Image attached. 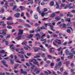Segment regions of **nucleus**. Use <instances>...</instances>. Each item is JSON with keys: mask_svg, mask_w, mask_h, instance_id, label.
<instances>
[{"mask_svg": "<svg viewBox=\"0 0 75 75\" xmlns=\"http://www.w3.org/2000/svg\"><path fill=\"white\" fill-rule=\"evenodd\" d=\"M69 5H70V4H69L67 5L64 8V9H67V8H68V7H69V6H69Z\"/></svg>", "mask_w": 75, "mask_h": 75, "instance_id": "41", "label": "nucleus"}, {"mask_svg": "<svg viewBox=\"0 0 75 75\" xmlns=\"http://www.w3.org/2000/svg\"><path fill=\"white\" fill-rule=\"evenodd\" d=\"M21 38V35H19L18 38H16V39H17V40H20Z\"/></svg>", "mask_w": 75, "mask_h": 75, "instance_id": "20", "label": "nucleus"}, {"mask_svg": "<svg viewBox=\"0 0 75 75\" xmlns=\"http://www.w3.org/2000/svg\"><path fill=\"white\" fill-rule=\"evenodd\" d=\"M10 62L11 65H13V64H14V60L11 59L10 61Z\"/></svg>", "mask_w": 75, "mask_h": 75, "instance_id": "32", "label": "nucleus"}, {"mask_svg": "<svg viewBox=\"0 0 75 75\" xmlns=\"http://www.w3.org/2000/svg\"><path fill=\"white\" fill-rule=\"evenodd\" d=\"M18 56L19 57H20L21 58H24V56L23 54H22V55L19 54L18 55Z\"/></svg>", "mask_w": 75, "mask_h": 75, "instance_id": "27", "label": "nucleus"}, {"mask_svg": "<svg viewBox=\"0 0 75 75\" xmlns=\"http://www.w3.org/2000/svg\"><path fill=\"white\" fill-rule=\"evenodd\" d=\"M55 16V13H53L51 16H50L51 18H53V17H54Z\"/></svg>", "mask_w": 75, "mask_h": 75, "instance_id": "25", "label": "nucleus"}, {"mask_svg": "<svg viewBox=\"0 0 75 75\" xmlns=\"http://www.w3.org/2000/svg\"><path fill=\"white\" fill-rule=\"evenodd\" d=\"M37 11L39 13H41V11H40V7L38 6L37 8Z\"/></svg>", "mask_w": 75, "mask_h": 75, "instance_id": "15", "label": "nucleus"}, {"mask_svg": "<svg viewBox=\"0 0 75 75\" xmlns=\"http://www.w3.org/2000/svg\"><path fill=\"white\" fill-rule=\"evenodd\" d=\"M48 58H50V59H51V58H52V56L51 55H48Z\"/></svg>", "mask_w": 75, "mask_h": 75, "instance_id": "58", "label": "nucleus"}, {"mask_svg": "<svg viewBox=\"0 0 75 75\" xmlns=\"http://www.w3.org/2000/svg\"><path fill=\"white\" fill-rule=\"evenodd\" d=\"M57 74H58V75H61V73L59 71H57Z\"/></svg>", "mask_w": 75, "mask_h": 75, "instance_id": "60", "label": "nucleus"}, {"mask_svg": "<svg viewBox=\"0 0 75 75\" xmlns=\"http://www.w3.org/2000/svg\"><path fill=\"white\" fill-rule=\"evenodd\" d=\"M54 2L52 1L50 3V6H54Z\"/></svg>", "mask_w": 75, "mask_h": 75, "instance_id": "29", "label": "nucleus"}, {"mask_svg": "<svg viewBox=\"0 0 75 75\" xmlns=\"http://www.w3.org/2000/svg\"><path fill=\"white\" fill-rule=\"evenodd\" d=\"M20 14L19 13H17L14 14V16L15 17H17L18 18L20 17Z\"/></svg>", "mask_w": 75, "mask_h": 75, "instance_id": "8", "label": "nucleus"}, {"mask_svg": "<svg viewBox=\"0 0 75 75\" xmlns=\"http://www.w3.org/2000/svg\"><path fill=\"white\" fill-rule=\"evenodd\" d=\"M2 42H3V43H4V42H5L6 45H8V41L6 40H4L2 41Z\"/></svg>", "mask_w": 75, "mask_h": 75, "instance_id": "9", "label": "nucleus"}, {"mask_svg": "<svg viewBox=\"0 0 75 75\" xmlns=\"http://www.w3.org/2000/svg\"><path fill=\"white\" fill-rule=\"evenodd\" d=\"M48 12H46V13H44L43 12H42L41 13V15L42 16V17H44L45 15H48Z\"/></svg>", "mask_w": 75, "mask_h": 75, "instance_id": "7", "label": "nucleus"}, {"mask_svg": "<svg viewBox=\"0 0 75 75\" xmlns=\"http://www.w3.org/2000/svg\"><path fill=\"white\" fill-rule=\"evenodd\" d=\"M50 27H51V30H53L54 29V28H53V25H50Z\"/></svg>", "mask_w": 75, "mask_h": 75, "instance_id": "43", "label": "nucleus"}, {"mask_svg": "<svg viewBox=\"0 0 75 75\" xmlns=\"http://www.w3.org/2000/svg\"><path fill=\"white\" fill-rule=\"evenodd\" d=\"M25 27H28L29 28H30L31 26L30 25L28 24H26L24 25Z\"/></svg>", "mask_w": 75, "mask_h": 75, "instance_id": "23", "label": "nucleus"}, {"mask_svg": "<svg viewBox=\"0 0 75 75\" xmlns=\"http://www.w3.org/2000/svg\"><path fill=\"white\" fill-rule=\"evenodd\" d=\"M11 36L10 35H9L6 37V38H10V37Z\"/></svg>", "mask_w": 75, "mask_h": 75, "instance_id": "49", "label": "nucleus"}, {"mask_svg": "<svg viewBox=\"0 0 75 75\" xmlns=\"http://www.w3.org/2000/svg\"><path fill=\"white\" fill-rule=\"evenodd\" d=\"M8 7V2L7 1H6V3H5V4L4 7L5 8H7V7Z\"/></svg>", "mask_w": 75, "mask_h": 75, "instance_id": "12", "label": "nucleus"}, {"mask_svg": "<svg viewBox=\"0 0 75 75\" xmlns=\"http://www.w3.org/2000/svg\"><path fill=\"white\" fill-rule=\"evenodd\" d=\"M62 53H63L62 51H61L60 53V52H59L58 53V54L59 55H62Z\"/></svg>", "mask_w": 75, "mask_h": 75, "instance_id": "52", "label": "nucleus"}, {"mask_svg": "<svg viewBox=\"0 0 75 75\" xmlns=\"http://www.w3.org/2000/svg\"><path fill=\"white\" fill-rule=\"evenodd\" d=\"M33 0H28V1H29L30 3V4H33Z\"/></svg>", "mask_w": 75, "mask_h": 75, "instance_id": "44", "label": "nucleus"}, {"mask_svg": "<svg viewBox=\"0 0 75 75\" xmlns=\"http://www.w3.org/2000/svg\"><path fill=\"white\" fill-rule=\"evenodd\" d=\"M67 44H68V42H65L63 44V45H64L65 46V45H67Z\"/></svg>", "mask_w": 75, "mask_h": 75, "instance_id": "48", "label": "nucleus"}, {"mask_svg": "<svg viewBox=\"0 0 75 75\" xmlns=\"http://www.w3.org/2000/svg\"><path fill=\"white\" fill-rule=\"evenodd\" d=\"M69 55L68 57V59H73V54L70 53L69 54Z\"/></svg>", "mask_w": 75, "mask_h": 75, "instance_id": "2", "label": "nucleus"}, {"mask_svg": "<svg viewBox=\"0 0 75 75\" xmlns=\"http://www.w3.org/2000/svg\"><path fill=\"white\" fill-rule=\"evenodd\" d=\"M54 66V63H52L50 64L51 67H52Z\"/></svg>", "mask_w": 75, "mask_h": 75, "instance_id": "56", "label": "nucleus"}, {"mask_svg": "<svg viewBox=\"0 0 75 75\" xmlns=\"http://www.w3.org/2000/svg\"><path fill=\"white\" fill-rule=\"evenodd\" d=\"M62 26H63V28H65L66 27V25H65V24L63 23V24Z\"/></svg>", "mask_w": 75, "mask_h": 75, "instance_id": "54", "label": "nucleus"}, {"mask_svg": "<svg viewBox=\"0 0 75 75\" xmlns=\"http://www.w3.org/2000/svg\"><path fill=\"white\" fill-rule=\"evenodd\" d=\"M54 48L52 47H51L50 49V53H52V52H54Z\"/></svg>", "mask_w": 75, "mask_h": 75, "instance_id": "16", "label": "nucleus"}, {"mask_svg": "<svg viewBox=\"0 0 75 75\" xmlns=\"http://www.w3.org/2000/svg\"><path fill=\"white\" fill-rule=\"evenodd\" d=\"M66 21H68V22H70V18H67L66 19Z\"/></svg>", "mask_w": 75, "mask_h": 75, "instance_id": "39", "label": "nucleus"}, {"mask_svg": "<svg viewBox=\"0 0 75 75\" xmlns=\"http://www.w3.org/2000/svg\"><path fill=\"white\" fill-rule=\"evenodd\" d=\"M2 62L3 63V64L4 65V64H6V61L4 60H3L2 61Z\"/></svg>", "mask_w": 75, "mask_h": 75, "instance_id": "53", "label": "nucleus"}, {"mask_svg": "<svg viewBox=\"0 0 75 75\" xmlns=\"http://www.w3.org/2000/svg\"><path fill=\"white\" fill-rule=\"evenodd\" d=\"M7 24H8V25H13V24H14V23H11V22H9V21H7Z\"/></svg>", "mask_w": 75, "mask_h": 75, "instance_id": "13", "label": "nucleus"}, {"mask_svg": "<svg viewBox=\"0 0 75 75\" xmlns=\"http://www.w3.org/2000/svg\"><path fill=\"white\" fill-rule=\"evenodd\" d=\"M33 34H30V35H29L28 37V38H32V37H33Z\"/></svg>", "mask_w": 75, "mask_h": 75, "instance_id": "26", "label": "nucleus"}, {"mask_svg": "<svg viewBox=\"0 0 75 75\" xmlns=\"http://www.w3.org/2000/svg\"><path fill=\"white\" fill-rule=\"evenodd\" d=\"M42 57H45V54L44 53H42Z\"/></svg>", "mask_w": 75, "mask_h": 75, "instance_id": "45", "label": "nucleus"}, {"mask_svg": "<svg viewBox=\"0 0 75 75\" xmlns=\"http://www.w3.org/2000/svg\"><path fill=\"white\" fill-rule=\"evenodd\" d=\"M71 5H72L71 4H70V5H68L69 8H74L75 7V5L73 6H71Z\"/></svg>", "mask_w": 75, "mask_h": 75, "instance_id": "6", "label": "nucleus"}, {"mask_svg": "<svg viewBox=\"0 0 75 75\" xmlns=\"http://www.w3.org/2000/svg\"><path fill=\"white\" fill-rule=\"evenodd\" d=\"M62 64H61V62H59V64H57V65L58 66V67H59H59H61V66Z\"/></svg>", "mask_w": 75, "mask_h": 75, "instance_id": "40", "label": "nucleus"}, {"mask_svg": "<svg viewBox=\"0 0 75 75\" xmlns=\"http://www.w3.org/2000/svg\"><path fill=\"white\" fill-rule=\"evenodd\" d=\"M19 8L22 11H23V10H24L25 9V7L23 6H20Z\"/></svg>", "mask_w": 75, "mask_h": 75, "instance_id": "11", "label": "nucleus"}, {"mask_svg": "<svg viewBox=\"0 0 75 75\" xmlns=\"http://www.w3.org/2000/svg\"><path fill=\"white\" fill-rule=\"evenodd\" d=\"M6 32H3L2 30H0V34H6Z\"/></svg>", "mask_w": 75, "mask_h": 75, "instance_id": "24", "label": "nucleus"}, {"mask_svg": "<svg viewBox=\"0 0 75 75\" xmlns=\"http://www.w3.org/2000/svg\"><path fill=\"white\" fill-rule=\"evenodd\" d=\"M0 53H1V54H7V52L5 53V52L4 50H2L0 51Z\"/></svg>", "mask_w": 75, "mask_h": 75, "instance_id": "22", "label": "nucleus"}, {"mask_svg": "<svg viewBox=\"0 0 75 75\" xmlns=\"http://www.w3.org/2000/svg\"><path fill=\"white\" fill-rule=\"evenodd\" d=\"M9 5L11 7H13V3H10L9 4Z\"/></svg>", "mask_w": 75, "mask_h": 75, "instance_id": "55", "label": "nucleus"}, {"mask_svg": "<svg viewBox=\"0 0 75 75\" xmlns=\"http://www.w3.org/2000/svg\"><path fill=\"white\" fill-rule=\"evenodd\" d=\"M70 13H71V12H68V14H67V17H72L73 16V15L71 14H70Z\"/></svg>", "mask_w": 75, "mask_h": 75, "instance_id": "10", "label": "nucleus"}, {"mask_svg": "<svg viewBox=\"0 0 75 75\" xmlns=\"http://www.w3.org/2000/svg\"><path fill=\"white\" fill-rule=\"evenodd\" d=\"M7 28H9V29H10L11 28H12V27H11V26H10V25H8L7 26Z\"/></svg>", "mask_w": 75, "mask_h": 75, "instance_id": "51", "label": "nucleus"}, {"mask_svg": "<svg viewBox=\"0 0 75 75\" xmlns=\"http://www.w3.org/2000/svg\"><path fill=\"white\" fill-rule=\"evenodd\" d=\"M38 68H36L34 69V71L35 72L37 71H38Z\"/></svg>", "mask_w": 75, "mask_h": 75, "instance_id": "62", "label": "nucleus"}, {"mask_svg": "<svg viewBox=\"0 0 75 75\" xmlns=\"http://www.w3.org/2000/svg\"><path fill=\"white\" fill-rule=\"evenodd\" d=\"M56 4L57 6L56 7V8L58 9V8H59V5L58 4V3L57 2H56Z\"/></svg>", "mask_w": 75, "mask_h": 75, "instance_id": "37", "label": "nucleus"}, {"mask_svg": "<svg viewBox=\"0 0 75 75\" xmlns=\"http://www.w3.org/2000/svg\"><path fill=\"white\" fill-rule=\"evenodd\" d=\"M31 53H28L27 54V56H30L31 55Z\"/></svg>", "mask_w": 75, "mask_h": 75, "instance_id": "63", "label": "nucleus"}, {"mask_svg": "<svg viewBox=\"0 0 75 75\" xmlns=\"http://www.w3.org/2000/svg\"><path fill=\"white\" fill-rule=\"evenodd\" d=\"M65 6V4H61V7H64Z\"/></svg>", "mask_w": 75, "mask_h": 75, "instance_id": "34", "label": "nucleus"}, {"mask_svg": "<svg viewBox=\"0 0 75 75\" xmlns=\"http://www.w3.org/2000/svg\"><path fill=\"white\" fill-rule=\"evenodd\" d=\"M60 17H64V14L62 13H61L60 15Z\"/></svg>", "mask_w": 75, "mask_h": 75, "instance_id": "61", "label": "nucleus"}, {"mask_svg": "<svg viewBox=\"0 0 75 75\" xmlns=\"http://www.w3.org/2000/svg\"><path fill=\"white\" fill-rule=\"evenodd\" d=\"M43 34L44 33L42 32L40 33V34L39 33H37V34H36L35 36L36 37V36H37L38 37V38H37V40H38L40 39V37H41V35H43Z\"/></svg>", "mask_w": 75, "mask_h": 75, "instance_id": "1", "label": "nucleus"}, {"mask_svg": "<svg viewBox=\"0 0 75 75\" xmlns=\"http://www.w3.org/2000/svg\"><path fill=\"white\" fill-rule=\"evenodd\" d=\"M40 28V27H38L37 28L38 29L36 30L35 32L36 33H37V32H40V31H41V30H40V28Z\"/></svg>", "mask_w": 75, "mask_h": 75, "instance_id": "19", "label": "nucleus"}, {"mask_svg": "<svg viewBox=\"0 0 75 75\" xmlns=\"http://www.w3.org/2000/svg\"><path fill=\"white\" fill-rule=\"evenodd\" d=\"M71 24V23L70 22H69L67 25V27H69L70 25Z\"/></svg>", "mask_w": 75, "mask_h": 75, "instance_id": "47", "label": "nucleus"}, {"mask_svg": "<svg viewBox=\"0 0 75 75\" xmlns=\"http://www.w3.org/2000/svg\"><path fill=\"white\" fill-rule=\"evenodd\" d=\"M26 15L28 17H30V15H29V14H28V12L26 13Z\"/></svg>", "mask_w": 75, "mask_h": 75, "instance_id": "59", "label": "nucleus"}, {"mask_svg": "<svg viewBox=\"0 0 75 75\" xmlns=\"http://www.w3.org/2000/svg\"><path fill=\"white\" fill-rule=\"evenodd\" d=\"M23 34V30H20L19 33L18 34V35H20L21 34Z\"/></svg>", "mask_w": 75, "mask_h": 75, "instance_id": "4", "label": "nucleus"}, {"mask_svg": "<svg viewBox=\"0 0 75 75\" xmlns=\"http://www.w3.org/2000/svg\"><path fill=\"white\" fill-rule=\"evenodd\" d=\"M17 8V7H16V6H14L13 8V11H15L16 10V9Z\"/></svg>", "mask_w": 75, "mask_h": 75, "instance_id": "35", "label": "nucleus"}, {"mask_svg": "<svg viewBox=\"0 0 75 75\" xmlns=\"http://www.w3.org/2000/svg\"><path fill=\"white\" fill-rule=\"evenodd\" d=\"M35 25L36 27H38V26H39L40 25V24L38 23H35Z\"/></svg>", "mask_w": 75, "mask_h": 75, "instance_id": "57", "label": "nucleus"}, {"mask_svg": "<svg viewBox=\"0 0 75 75\" xmlns=\"http://www.w3.org/2000/svg\"><path fill=\"white\" fill-rule=\"evenodd\" d=\"M65 51H66V53L67 54V55H68V54L69 55V54H70L69 52V51H68V49L66 50Z\"/></svg>", "mask_w": 75, "mask_h": 75, "instance_id": "30", "label": "nucleus"}, {"mask_svg": "<svg viewBox=\"0 0 75 75\" xmlns=\"http://www.w3.org/2000/svg\"><path fill=\"white\" fill-rule=\"evenodd\" d=\"M18 67V64H16L14 66V69H16Z\"/></svg>", "mask_w": 75, "mask_h": 75, "instance_id": "17", "label": "nucleus"}, {"mask_svg": "<svg viewBox=\"0 0 75 75\" xmlns=\"http://www.w3.org/2000/svg\"><path fill=\"white\" fill-rule=\"evenodd\" d=\"M17 21H19L20 22H24V21L22 19H17Z\"/></svg>", "mask_w": 75, "mask_h": 75, "instance_id": "28", "label": "nucleus"}, {"mask_svg": "<svg viewBox=\"0 0 75 75\" xmlns=\"http://www.w3.org/2000/svg\"><path fill=\"white\" fill-rule=\"evenodd\" d=\"M34 17L35 19L37 20L38 19V16L37 15H34Z\"/></svg>", "mask_w": 75, "mask_h": 75, "instance_id": "33", "label": "nucleus"}, {"mask_svg": "<svg viewBox=\"0 0 75 75\" xmlns=\"http://www.w3.org/2000/svg\"><path fill=\"white\" fill-rule=\"evenodd\" d=\"M46 39H43L42 40H41L40 41H45L44 42H43L42 43V44H45L46 43V42H47V40H45Z\"/></svg>", "mask_w": 75, "mask_h": 75, "instance_id": "21", "label": "nucleus"}, {"mask_svg": "<svg viewBox=\"0 0 75 75\" xmlns=\"http://www.w3.org/2000/svg\"><path fill=\"white\" fill-rule=\"evenodd\" d=\"M40 71H41V69H39L38 71H37L36 72V74H39V73L40 72Z\"/></svg>", "mask_w": 75, "mask_h": 75, "instance_id": "38", "label": "nucleus"}, {"mask_svg": "<svg viewBox=\"0 0 75 75\" xmlns=\"http://www.w3.org/2000/svg\"><path fill=\"white\" fill-rule=\"evenodd\" d=\"M0 75H5L4 73H0Z\"/></svg>", "mask_w": 75, "mask_h": 75, "instance_id": "64", "label": "nucleus"}, {"mask_svg": "<svg viewBox=\"0 0 75 75\" xmlns=\"http://www.w3.org/2000/svg\"><path fill=\"white\" fill-rule=\"evenodd\" d=\"M48 11V9L47 8H44V9L43 12H45V11Z\"/></svg>", "mask_w": 75, "mask_h": 75, "instance_id": "46", "label": "nucleus"}, {"mask_svg": "<svg viewBox=\"0 0 75 75\" xmlns=\"http://www.w3.org/2000/svg\"><path fill=\"white\" fill-rule=\"evenodd\" d=\"M46 35L45 34H43L42 36L41 37V39H43V37H45V36H46Z\"/></svg>", "mask_w": 75, "mask_h": 75, "instance_id": "42", "label": "nucleus"}, {"mask_svg": "<svg viewBox=\"0 0 75 75\" xmlns=\"http://www.w3.org/2000/svg\"><path fill=\"white\" fill-rule=\"evenodd\" d=\"M55 19L56 20H60V18L59 16H57L55 18Z\"/></svg>", "mask_w": 75, "mask_h": 75, "instance_id": "36", "label": "nucleus"}, {"mask_svg": "<svg viewBox=\"0 0 75 75\" xmlns=\"http://www.w3.org/2000/svg\"><path fill=\"white\" fill-rule=\"evenodd\" d=\"M33 49H34V51L35 52H37L38 50V48L35 47H33Z\"/></svg>", "mask_w": 75, "mask_h": 75, "instance_id": "14", "label": "nucleus"}, {"mask_svg": "<svg viewBox=\"0 0 75 75\" xmlns=\"http://www.w3.org/2000/svg\"><path fill=\"white\" fill-rule=\"evenodd\" d=\"M27 43V42L26 41H25L22 43V45H26Z\"/></svg>", "mask_w": 75, "mask_h": 75, "instance_id": "31", "label": "nucleus"}, {"mask_svg": "<svg viewBox=\"0 0 75 75\" xmlns=\"http://www.w3.org/2000/svg\"><path fill=\"white\" fill-rule=\"evenodd\" d=\"M38 63L39 62H38L35 61L34 62V64L37 65L38 67H39V64H38Z\"/></svg>", "mask_w": 75, "mask_h": 75, "instance_id": "18", "label": "nucleus"}, {"mask_svg": "<svg viewBox=\"0 0 75 75\" xmlns=\"http://www.w3.org/2000/svg\"><path fill=\"white\" fill-rule=\"evenodd\" d=\"M68 28H70L68 29H67V31L68 33H69V34H70V33H71V30H72V29L71 27Z\"/></svg>", "mask_w": 75, "mask_h": 75, "instance_id": "3", "label": "nucleus"}, {"mask_svg": "<svg viewBox=\"0 0 75 75\" xmlns=\"http://www.w3.org/2000/svg\"><path fill=\"white\" fill-rule=\"evenodd\" d=\"M4 21H2L1 22H0V25H3V24H4Z\"/></svg>", "mask_w": 75, "mask_h": 75, "instance_id": "50", "label": "nucleus"}, {"mask_svg": "<svg viewBox=\"0 0 75 75\" xmlns=\"http://www.w3.org/2000/svg\"><path fill=\"white\" fill-rule=\"evenodd\" d=\"M21 74H24V75H27V73L26 71H23V69H21Z\"/></svg>", "mask_w": 75, "mask_h": 75, "instance_id": "5", "label": "nucleus"}]
</instances>
